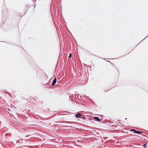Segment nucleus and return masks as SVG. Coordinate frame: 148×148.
<instances>
[{"label": "nucleus", "mask_w": 148, "mask_h": 148, "mask_svg": "<svg viewBox=\"0 0 148 148\" xmlns=\"http://www.w3.org/2000/svg\"><path fill=\"white\" fill-rule=\"evenodd\" d=\"M81 114H80V113H77L76 115V117L77 118H78L81 115Z\"/></svg>", "instance_id": "obj_5"}, {"label": "nucleus", "mask_w": 148, "mask_h": 148, "mask_svg": "<svg viewBox=\"0 0 148 148\" xmlns=\"http://www.w3.org/2000/svg\"><path fill=\"white\" fill-rule=\"evenodd\" d=\"M147 145V144H146V143L145 144H144V146L145 147H146V145Z\"/></svg>", "instance_id": "obj_8"}, {"label": "nucleus", "mask_w": 148, "mask_h": 148, "mask_svg": "<svg viewBox=\"0 0 148 148\" xmlns=\"http://www.w3.org/2000/svg\"><path fill=\"white\" fill-rule=\"evenodd\" d=\"M131 131H133L135 133H138V134H142V132H140L138 131H136L135 130H134V129H132V130H131Z\"/></svg>", "instance_id": "obj_1"}, {"label": "nucleus", "mask_w": 148, "mask_h": 148, "mask_svg": "<svg viewBox=\"0 0 148 148\" xmlns=\"http://www.w3.org/2000/svg\"><path fill=\"white\" fill-rule=\"evenodd\" d=\"M72 56V54L71 53H70L69 55V58H71Z\"/></svg>", "instance_id": "obj_7"}, {"label": "nucleus", "mask_w": 148, "mask_h": 148, "mask_svg": "<svg viewBox=\"0 0 148 148\" xmlns=\"http://www.w3.org/2000/svg\"><path fill=\"white\" fill-rule=\"evenodd\" d=\"M94 119H96L97 121H99L100 120V119L97 117H95Z\"/></svg>", "instance_id": "obj_4"}, {"label": "nucleus", "mask_w": 148, "mask_h": 148, "mask_svg": "<svg viewBox=\"0 0 148 148\" xmlns=\"http://www.w3.org/2000/svg\"><path fill=\"white\" fill-rule=\"evenodd\" d=\"M43 75L44 77H45V78H47V76L45 74H44Z\"/></svg>", "instance_id": "obj_6"}, {"label": "nucleus", "mask_w": 148, "mask_h": 148, "mask_svg": "<svg viewBox=\"0 0 148 148\" xmlns=\"http://www.w3.org/2000/svg\"><path fill=\"white\" fill-rule=\"evenodd\" d=\"M85 117L84 116V117H83V119H85Z\"/></svg>", "instance_id": "obj_9"}, {"label": "nucleus", "mask_w": 148, "mask_h": 148, "mask_svg": "<svg viewBox=\"0 0 148 148\" xmlns=\"http://www.w3.org/2000/svg\"><path fill=\"white\" fill-rule=\"evenodd\" d=\"M56 79L55 78L53 80V83H52V86H53L54 85H55V84H56Z\"/></svg>", "instance_id": "obj_3"}, {"label": "nucleus", "mask_w": 148, "mask_h": 148, "mask_svg": "<svg viewBox=\"0 0 148 148\" xmlns=\"http://www.w3.org/2000/svg\"><path fill=\"white\" fill-rule=\"evenodd\" d=\"M112 69L115 71L116 72H118V69L115 67L113 66Z\"/></svg>", "instance_id": "obj_2"}]
</instances>
